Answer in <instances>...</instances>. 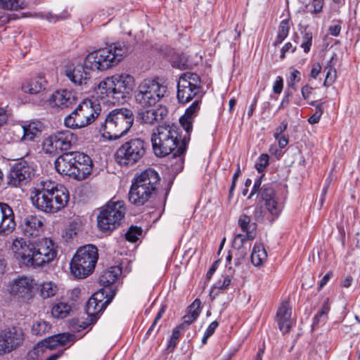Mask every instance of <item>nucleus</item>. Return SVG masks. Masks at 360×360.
<instances>
[{
    "label": "nucleus",
    "mask_w": 360,
    "mask_h": 360,
    "mask_svg": "<svg viewBox=\"0 0 360 360\" xmlns=\"http://www.w3.org/2000/svg\"><path fill=\"white\" fill-rule=\"evenodd\" d=\"M191 139L190 134L181 138L179 128L174 124L158 125L151 136L154 153L158 157H165L173 152L170 166L175 173L182 171L184 155Z\"/></svg>",
    "instance_id": "f257e3e1"
},
{
    "label": "nucleus",
    "mask_w": 360,
    "mask_h": 360,
    "mask_svg": "<svg viewBox=\"0 0 360 360\" xmlns=\"http://www.w3.org/2000/svg\"><path fill=\"white\" fill-rule=\"evenodd\" d=\"M126 53V49L120 43L111 44L105 48L89 53L85 58L84 65L68 67L66 77L75 85L86 84L90 73L86 70H105L116 65Z\"/></svg>",
    "instance_id": "f03ea898"
},
{
    "label": "nucleus",
    "mask_w": 360,
    "mask_h": 360,
    "mask_svg": "<svg viewBox=\"0 0 360 360\" xmlns=\"http://www.w3.org/2000/svg\"><path fill=\"white\" fill-rule=\"evenodd\" d=\"M30 199L37 210L56 213L67 205L69 192L64 186L53 181H41L32 191Z\"/></svg>",
    "instance_id": "7ed1b4c3"
},
{
    "label": "nucleus",
    "mask_w": 360,
    "mask_h": 360,
    "mask_svg": "<svg viewBox=\"0 0 360 360\" xmlns=\"http://www.w3.org/2000/svg\"><path fill=\"white\" fill-rule=\"evenodd\" d=\"M134 77L127 73L115 74L101 81L96 93L102 99L115 104L123 103L134 87Z\"/></svg>",
    "instance_id": "20e7f679"
},
{
    "label": "nucleus",
    "mask_w": 360,
    "mask_h": 360,
    "mask_svg": "<svg viewBox=\"0 0 360 360\" xmlns=\"http://www.w3.org/2000/svg\"><path fill=\"white\" fill-rule=\"evenodd\" d=\"M54 166L60 174L81 181L91 173L93 164L89 155L79 151H72L58 156L54 162Z\"/></svg>",
    "instance_id": "39448f33"
},
{
    "label": "nucleus",
    "mask_w": 360,
    "mask_h": 360,
    "mask_svg": "<svg viewBox=\"0 0 360 360\" xmlns=\"http://www.w3.org/2000/svg\"><path fill=\"white\" fill-rule=\"evenodd\" d=\"M134 123V115L126 108L110 111L101 123L100 131L103 136L110 141L117 140L129 131Z\"/></svg>",
    "instance_id": "423d86ee"
},
{
    "label": "nucleus",
    "mask_w": 360,
    "mask_h": 360,
    "mask_svg": "<svg viewBox=\"0 0 360 360\" xmlns=\"http://www.w3.org/2000/svg\"><path fill=\"white\" fill-rule=\"evenodd\" d=\"M159 180V174L155 170L142 172L131 186L129 200L134 205H143L155 193Z\"/></svg>",
    "instance_id": "0eeeda50"
},
{
    "label": "nucleus",
    "mask_w": 360,
    "mask_h": 360,
    "mask_svg": "<svg viewBox=\"0 0 360 360\" xmlns=\"http://www.w3.org/2000/svg\"><path fill=\"white\" fill-rule=\"evenodd\" d=\"M101 112L99 104L89 99L84 100L65 117L64 124L70 129H81L92 124Z\"/></svg>",
    "instance_id": "6e6552de"
},
{
    "label": "nucleus",
    "mask_w": 360,
    "mask_h": 360,
    "mask_svg": "<svg viewBox=\"0 0 360 360\" xmlns=\"http://www.w3.org/2000/svg\"><path fill=\"white\" fill-rule=\"evenodd\" d=\"M98 258V250L95 245L80 247L70 262L72 274L78 278L88 276L94 271Z\"/></svg>",
    "instance_id": "1a4fd4ad"
},
{
    "label": "nucleus",
    "mask_w": 360,
    "mask_h": 360,
    "mask_svg": "<svg viewBox=\"0 0 360 360\" xmlns=\"http://www.w3.org/2000/svg\"><path fill=\"white\" fill-rule=\"evenodd\" d=\"M125 211L123 201L108 202L97 217L98 229L105 233L116 229L121 224Z\"/></svg>",
    "instance_id": "9d476101"
},
{
    "label": "nucleus",
    "mask_w": 360,
    "mask_h": 360,
    "mask_svg": "<svg viewBox=\"0 0 360 360\" xmlns=\"http://www.w3.org/2000/svg\"><path fill=\"white\" fill-rule=\"evenodd\" d=\"M147 143L140 138L131 139L122 143L117 150L115 159L120 166H132L146 155Z\"/></svg>",
    "instance_id": "9b49d317"
},
{
    "label": "nucleus",
    "mask_w": 360,
    "mask_h": 360,
    "mask_svg": "<svg viewBox=\"0 0 360 360\" xmlns=\"http://www.w3.org/2000/svg\"><path fill=\"white\" fill-rule=\"evenodd\" d=\"M167 91V86L155 79H143L138 86L135 93V101L142 108L155 105Z\"/></svg>",
    "instance_id": "f8f14e48"
},
{
    "label": "nucleus",
    "mask_w": 360,
    "mask_h": 360,
    "mask_svg": "<svg viewBox=\"0 0 360 360\" xmlns=\"http://www.w3.org/2000/svg\"><path fill=\"white\" fill-rule=\"evenodd\" d=\"M200 77L193 72L183 73L177 83V98L180 103H186L196 96L200 91Z\"/></svg>",
    "instance_id": "ddd939ff"
},
{
    "label": "nucleus",
    "mask_w": 360,
    "mask_h": 360,
    "mask_svg": "<svg viewBox=\"0 0 360 360\" xmlns=\"http://www.w3.org/2000/svg\"><path fill=\"white\" fill-rule=\"evenodd\" d=\"M77 136L70 130L56 132L44 139L43 149L46 153L55 154L58 151L68 150L76 144Z\"/></svg>",
    "instance_id": "4468645a"
},
{
    "label": "nucleus",
    "mask_w": 360,
    "mask_h": 360,
    "mask_svg": "<svg viewBox=\"0 0 360 360\" xmlns=\"http://www.w3.org/2000/svg\"><path fill=\"white\" fill-rule=\"evenodd\" d=\"M34 176V168L25 160L14 164L7 174V184L17 187L27 184Z\"/></svg>",
    "instance_id": "2eb2a0df"
},
{
    "label": "nucleus",
    "mask_w": 360,
    "mask_h": 360,
    "mask_svg": "<svg viewBox=\"0 0 360 360\" xmlns=\"http://www.w3.org/2000/svg\"><path fill=\"white\" fill-rule=\"evenodd\" d=\"M259 202L264 206L272 219L277 218L280 215L283 205L273 186L270 184H264L259 192Z\"/></svg>",
    "instance_id": "dca6fc26"
},
{
    "label": "nucleus",
    "mask_w": 360,
    "mask_h": 360,
    "mask_svg": "<svg viewBox=\"0 0 360 360\" xmlns=\"http://www.w3.org/2000/svg\"><path fill=\"white\" fill-rule=\"evenodd\" d=\"M11 249L15 258L22 265L35 267L36 247L34 243L23 238H16L13 242Z\"/></svg>",
    "instance_id": "f3484780"
},
{
    "label": "nucleus",
    "mask_w": 360,
    "mask_h": 360,
    "mask_svg": "<svg viewBox=\"0 0 360 360\" xmlns=\"http://www.w3.org/2000/svg\"><path fill=\"white\" fill-rule=\"evenodd\" d=\"M21 329L8 327L1 331V354H8L16 349L23 342Z\"/></svg>",
    "instance_id": "a211bd4d"
},
{
    "label": "nucleus",
    "mask_w": 360,
    "mask_h": 360,
    "mask_svg": "<svg viewBox=\"0 0 360 360\" xmlns=\"http://www.w3.org/2000/svg\"><path fill=\"white\" fill-rule=\"evenodd\" d=\"M36 283L32 278L20 277L13 281L8 287L10 294L18 299L27 300L32 297L33 289Z\"/></svg>",
    "instance_id": "6ab92c4d"
},
{
    "label": "nucleus",
    "mask_w": 360,
    "mask_h": 360,
    "mask_svg": "<svg viewBox=\"0 0 360 360\" xmlns=\"http://www.w3.org/2000/svg\"><path fill=\"white\" fill-rule=\"evenodd\" d=\"M168 115L167 108L162 105L143 108L138 112L139 121L147 125L159 124Z\"/></svg>",
    "instance_id": "aec40b11"
},
{
    "label": "nucleus",
    "mask_w": 360,
    "mask_h": 360,
    "mask_svg": "<svg viewBox=\"0 0 360 360\" xmlns=\"http://www.w3.org/2000/svg\"><path fill=\"white\" fill-rule=\"evenodd\" d=\"M107 292L106 289L103 288L101 290L95 292L87 301L86 304V312L91 318V321H96L98 319V314L102 311L105 305L108 304L112 300L114 294L105 301H103L104 294Z\"/></svg>",
    "instance_id": "412c9836"
},
{
    "label": "nucleus",
    "mask_w": 360,
    "mask_h": 360,
    "mask_svg": "<svg viewBox=\"0 0 360 360\" xmlns=\"http://www.w3.org/2000/svg\"><path fill=\"white\" fill-rule=\"evenodd\" d=\"M20 227L25 236L38 237L44 232V218L37 214L27 215L22 220Z\"/></svg>",
    "instance_id": "4be33fe9"
},
{
    "label": "nucleus",
    "mask_w": 360,
    "mask_h": 360,
    "mask_svg": "<svg viewBox=\"0 0 360 360\" xmlns=\"http://www.w3.org/2000/svg\"><path fill=\"white\" fill-rule=\"evenodd\" d=\"M56 255L57 250L55 244L51 239L45 238L36 248L35 267L51 262Z\"/></svg>",
    "instance_id": "5701e85b"
},
{
    "label": "nucleus",
    "mask_w": 360,
    "mask_h": 360,
    "mask_svg": "<svg viewBox=\"0 0 360 360\" xmlns=\"http://www.w3.org/2000/svg\"><path fill=\"white\" fill-rule=\"evenodd\" d=\"M77 98L74 92L66 89L56 91L49 99L51 108L64 109L77 103Z\"/></svg>",
    "instance_id": "b1692460"
},
{
    "label": "nucleus",
    "mask_w": 360,
    "mask_h": 360,
    "mask_svg": "<svg viewBox=\"0 0 360 360\" xmlns=\"http://www.w3.org/2000/svg\"><path fill=\"white\" fill-rule=\"evenodd\" d=\"M290 317L291 309L289 304L287 302H284L278 308L276 314V320L279 329L284 334L288 333L292 326V320Z\"/></svg>",
    "instance_id": "393cba45"
},
{
    "label": "nucleus",
    "mask_w": 360,
    "mask_h": 360,
    "mask_svg": "<svg viewBox=\"0 0 360 360\" xmlns=\"http://www.w3.org/2000/svg\"><path fill=\"white\" fill-rule=\"evenodd\" d=\"M200 110V101L195 100L180 117L179 122L186 134H191L194 118Z\"/></svg>",
    "instance_id": "a878e982"
},
{
    "label": "nucleus",
    "mask_w": 360,
    "mask_h": 360,
    "mask_svg": "<svg viewBox=\"0 0 360 360\" xmlns=\"http://www.w3.org/2000/svg\"><path fill=\"white\" fill-rule=\"evenodd\" d=\"M16 223L12 208L1 202V233L9 234L15 229Z\"/></svg>",
    "instance_id": "bb28decb"
},
{
    "label": "nucleus",
    "mask_w": 360,
    "mask_h": 360,
    "mask_svg": "<svg viewBox=\"0 0 360 360\" xmlns=\"http://www.w3.org/2000/svg\"><path fill=\"white\" fill-rule=\"evenodd\" d=\"M46 81L43 77H36L34 78L25 79L20 89L22 92L29 94H37L45 90Z\"/></svg>",
    "instance_id": "cd10ccee"
},
{
    "label": "nucleus",
    "mask_w": 360,
    "mask_h": 360,
    "mask_svg": "<svg viewBox=\"0 0 360 360\" xmlns=\"http://www.w3.org/2000/svg\"><path fill=\"white\" fill-rule=\"evenodd\" d=\"M121 274L122 268L120 266H111L101 274L99 282L101 285L108 287L115 283Z\"/></svg>",
    "instance_id": "c85d7f7f"
},
{
    "label": "nucleus",
    "mask_w": 360,
    "mask_h": 360,
    "mask_svg": "<svg viewBox=\"0 0 360 360\" xmlns=\"http://www.w3.org/2000/svg\"><path fill=\"white\" fill-rule=\"evenodd\" d=\"M201 302L200 300L196 299L188 307V313L183 317V322L180 325H183V329L184 326L191 324L199 316L201 312L200 308Z\"/></svg>",
    "instance_id": "c756f323"
},
{
    "label": "nucleus",
    "mask_w": 360,
    "mask_h": 360,
    "mask_svg": "<svg viewBox=\"0 0 360 360\" xmlns=\"http://www.w3.org/2000/svg\"><path fill=\"white\" fill-rule=\"evenodd\" d=\"M4 139L7 142H17L22 140L23 127L20 124H13L10 127H4Z\"/></svg>",
    "instance_id": "7c9ffc66"
},
{
    "label": "nucleus",
    "mask_w": 360,
    "mask_h": 360,
    "mask_svg": "<svg viewBox=\"0 0 360 360\" xmlns=\"http://www.w3.org/2000/svg\"><path fill=\"white\" fill-rule=\"evenodd\" d=\"M238 224L243 232L247 233V238L248 240H252L255 236V230L256 224L251 223L250 217L246 214H241L238 219Z\"/></svg>",
    "instance_id": "2f4dec72"
},
{
    "label": "nucleus",
    "mask_w": 360,
    "mask_h": 360,
    "mask_svg": "<svg viewBox=\"0 0 360 360\" xmlns=\"http://www.w3.org/2000/svg\"><path fill=\"white\" fill-rule=\"evenodd\" d=\"M250 257L254 266H259L262 265L267 259V253L264 245L261 243H255Z\"/></svg>",
    "instance_id": "473e14b6"
},
{
    "label": "nucleus",
    "mask_w": 360,
    "mask_h": 360,
    "mask_svg": "<svg viewBox=\"0 0 360 360\" xmlns=\"http://www.w3.org/2000/svg\"><path fill=\"white\" fill-rule=\"evenodd\" d=\"M23 127L22 140L33 141L41 133V124L40 122H31L22 125Z\"/></svg>",
    "instance_id": "72a5a7b5"
},
{
    "label": "nucleus",
    "mask_w": 360,
    "mask_h": 360,
    "mask_svg": "<svg viewBox=\"0 0 360 360\" xmlns=\"http://www.w3.org/2000/svg\"><path fill=\"white\" fill-rule=\"evenodd\" d=\"M39 295L43 299H48L55 296L58 290L57 285L52 281H45L38 287Z\"/></svg>",
    "instance_id": "f704fd0d"
},
{
    "label": "nucleus",
    "mask_w": 360,
    "mask_h": 360,
    "mask_svg": "<svg viewBox=\"0 0 360 360\" xmlns=\"http://www.w3.org/2000/svg\"><path fill=\"white\" fill-rule=\"evenodd\" d=\"M71 306L64 302H59L53 305L51 315L56 319H64L70 314Z\"/></svg>",
    "instance_id": "c9c22d12"
},
{
    "label": "nucleus",
    "mask_w": 360,
    "mask_h": 360,
    "mask_svg": "<svg viewBox=\"0 0 360 360\" xmlns=\"http://www.w3.org/2000/svg\"><path fill=\"white\" fill-rule=\"evenodd\" d=\"M51 328L49 322L40 320L35 321L32 327V332L36 335H44L48 333Z\"/></svg>",
    "instance_id": "e433bc0d"
},
{
    "label": "nucleus",
    "mask_w": 360,
    "mask_h": 360,
    "mask_svg": "<svg viewBox=\"0 0 360 360\" xmlns=\"http://www.w3.org/2000/svg\"><path fill=\"white\" fill-rule=\"evenodd\" d=\"M289 30V20H282L278 27V32L274 44L275 46H277L278 44L282 43V41L288 37Z\"/></svg>",
    "instance_id": "4c0bfd02"
},
{
    "label": "nucleus",
    "mask_w": 360,
    "mask_h": 360,
    "mask_svg": "<svg viewBox=\"0 0 360 360\" xmlns=\"http://www.w3.org/2000/svg\"><path fill=\"white\" fill-rule=\"evenodd\" d=\"M181 330H183V325H179L173 329L172 334L167 344V349L169 352H172L176 347Z\"/></svg>",
    "instance_id": "58836bf2"
},
{
    "label": "nucleus",
    "mask_w": 360,
    "mask_h": 360,
    "mask_svg": "<svg viewBox=\"0 0 360 360\" xmlns=\"http://www.w3.org/2000/svg\"><path fill=\"white\" fill-rule=\"evenodd\" d=\"M326 69L327 70V72L323 86L328 87L332 85L336 80L337 73L335 69L330 64H328Z\"/></svg>",
    "instance_id": "ea45409f"
},
{
    "label": "nucleus",
    "mask_w": 360,
    "mask_h": 360,
    "mask_svg": "<svg viewBox=\"0 0 360 360\" xmlns=\"http://www.w3.org/2000/svg\"><path fill=\"white\" fill-rule=\"evenodd\" d=\"M44 345L41 341L38 342L30 351L27 353V358L29 360H37L39 357L44 352Z\"/></svg>",
    "instance_id": "a19ab883"
},
{
    "label": "nucleus",
    "mask_w": 360,
    "mask_h": 360,
    "mask_svg": "<svg viewBox=\"0 0 360 360\" xmlns=\"http://www.w3.org/2000/svg\"><path fill=\"white\" fill-rule=\"evenodd\" d=\"M24 6V3L20 0H1V8L7 10H18Z\"/></svg>",
    "instance_id": "79ce46f5"
},
{
    "label": "nucleus",
    "mask_w": 360,
    "mask_h": 360,
    "mask_svg": "<svg viewBox=\"0 0 360 360\" xmlns=\"http://www.w3.org/2000/svg\"><path fill=\"white\" fill-rule=\"evenodd\" d=\"M56 342L58 346H66L68 344L72 345L75 341V335L70 333H60L56 335Z\"/></svg>",
    "instance_id": "37998d69"
},
{
    "label": "nucleus",
    "mask_w": 360,
    "mask_h": 360,
    "mask_svg": "<svg viewBox=\"0 0 360 360\" xmlns=\"http://www.w3.org/2000/svg\"><path fill=\"white\" fill-rule=\"evenodd\" d=\"M142 230L140 227L131 226L125 234L126 239L131 243L136 242L141 234Z\"/></svg>",
    "instance_id": "c03bdc74"
},
{
    "label": "nucleus",
    "mask_w": 360,
    "mask_h": 360,
    "mask_svg": "<svg viewBox=\"0 0 360 360\" xmlns=\"http://www.w3.org/2000/svg\"><path fill=\"white\" fill-rule=\"evenodd\" d=\"M312 33L311 32L304 31L302 36L301 47L303 49L304 53H308L310 51L312 44Z\"/></svg>",
    "instance_id": "a18cd8bd"
},
{
    "label": "nucleus",
    "mask_w": 360,
    "mask_h": 360,
    "mask_svg": "<svg viewBox=\"0 0 360 360\" xmlns=\"http://www.w3.org/2000/svg\"><path fill=\"white\" fill-rule=\"evenodd\" d=\"M269 162V156L263 153L259 155L257 162H255V168L259 172H262L268 166Z\"/></svg>",
    "instance_id": "49530a36"
},
{
    "label": "nucleus",
    "mask_w": 360,
    "mask_h": 360,
    "mask_svg": "<svg viewBox=\"0 0 360 360\" xmlns=\"http://www.w3.org/2000/svg\"><path fill=\"white\" fill-rule=\"evenodd\" d=\"M301 79V74L300 72L297 70H292V71L290 72L289 81H288V85L295 89V84L299 82Z\"/></svg>",
    "instance_id": "de8ad7c7"
},
{
    "label": "nucleus",
    "mask_w": 360,
    "mask_h": 360,
    "mask_svg": "<svg viewBox=\"0 0 360 360\" xmlns=\"http://www.w3.org/2000/svg\"><path fill=\"white\" fill-rule=\"evenodd\" d=\"M324 4V0H312L311 3L309 5L311 9L309 12L312 14H317L322 11Z\"/></svg>",
    "instance_id": "09e8293b"
},
{
    "label": "nucleus",
    "mask_w": 360,
    "mask_h": 360,
    "mask_svg": "<svg viewBox=\"0 0 360 360\" xmlns=\"http://www.w3.org/2000/svg\"><path fill=\"white\" fill-rule=\"evenodd\" d=\"M341 24L340 20H333L328 27L329 34L333 37H338L341 31Z\"/></svg>",
    "instance_id": "8fccbe9b"
},
{
    "label": "nucleus",
    "mask_w": 360,
    "mask_h": 360,
    "mask_svg": "<svg viewBox=\"0 0 360 360\" xmlns=\"http://www.w3.org/2000/svg\"><path fill=\"white\" fill-rule=\"evenodd\" d=\"M56 340L57 338H56L55 335L44 339L41 342H43L45 348L51 349L58 346V343Z\"/></svg>",
    "instance_id": "3c124183"
},
{
    "label": "nucleus",
    "mask_w": 360,
    "mask_h": 360,
    "mask_svg": "<svg viewBox=\"0 0 360 360\" xmlns=\"http://www.w3.org/2000/svg\"><path fill=\"white\" fill-rule=\"evenodd\" d=\"M247 240H248L247 238V234L246 235H243V234H240V233L238 234L233 240L234 248H238V249L241 248L244 245V244Z\"/></svg>",
    "instance_id": "603ef678"
},
{
    "label": "nucleus",
    "mask_w": 360,
    "mask_h": 360,
    "mask_svg": "<svg viewBox=\"0 0 360 360\" xmlns=\"http://www.w3.org/2000/svg\"><path fill=\"white\" fill-rule=\"evenodd\" d=\"M326 320V318L324 316H319V313H317L313 319V323L311 325L312 329L315 330L320 325L324 324Z\"/></svg>",
    "instance_id": "864d4df0"
},
{
    "label": "nucleus",
    "mask_w": 360,
    "mask_h": 360,
    "mask_svg": "<svg viewBox=\"0 0 360 360\" xmlns=\"http://www.w3.org/2000/svg\"><path fill=\"white\" fill-rule=\"evenodd\" d=\"M35 16L39 17V18H45L49 22H51V23H55V22H56L57 21H58L60 19V18L59 16L53 15L51 13H45L44 15V14H41V13L40 14H36Z\"/></svg>",
    "instance_id": "5fc2aeb1"
},
{
    "label": "nucleus",
    "mask_w": 360,
    "mask_h": 360,
    "mask_svg": "<svg viewBox=\"0 0 360 360\" xmlns=\"http://www.w3.org/2000/svg\"><path fill=\"white\" fill-rule=\"evenodd\" d=\"M283 87V81L281 77L278 76L273 86V91L275 94H281Z\"/></svg>",
    "instance_id": "6e6d98bb"
},
{
    "label": "nucleus",
    "mask_w": 360,
    "mask_h": 360,
    "mask_svg": "<svg viewBox=\"0 0 360 360\" xmlns=\"http://www.w3.org/2000/svg\"><path fill=\"white\" fill-rule=\"evenodd\" d=\"M172 66L180 70H185L188 68L187 63L183 58H179L173 60Z\"/></svg>",
    "instance_id": "4d7b16f0"
},
{
    "label": "nucleus",
    "mask_w": 360,
    "mask_h": 360,
    "mask_svg": "<svg viewBox=\"0 0 360 360\" xmlns=\"http://www.w3.org/2000/svg\"><path fill=\"white\" fill-rule=\"evenodd\" d=\"M287 127L288 122L286 121H283L281 124L276 127L274 134V138L278 139L279 136H281V134L286 130Z\"/></svg>",
    "instance_id": "13d9d810"
},
{
    "label": "nucleus",
    "mask_w": 360,
    "mask_h": 360,
    "mask_svg": "<svg viewBox=\"0 0 360 360\" xmlns=\"http://www.w3.org/2000/svg\"><path fill=\"white\" fill-rule=\"evenodd\" d=\"M329 311L330 307L328 304V299H326L318 313H319V316H324L325 318L328 319V313Z\"/></svg>",
    "instance_id": "bf43d9fd"
},
{
    "label": "nucleus",
    "mask_w": 360,
    "mask_h": 360,
    "mask_svg": "<svg viewBox=\"0 0 360 360\" xmlns=\"http://www.w3.org/2000/svg\"><path fill=\"white\" fill-rule=\"evenodd\" d=\"M261 184H262V176L258 178L255 181L248 198H251L252 197V195L257 193H259V192L260 191V190L262 188Z\"/></svg>",
    "instance_id": "052dcab7"
},
{
    "label": "nucleus",
    "mask_w": 360,
    "mask_h": 360,
    "mask_svg": "<svg viewBox=\"0 0 360 360\" xmlns=\"http://www.w3.org/2000/svg\"><path fill=\"white\" fill-rule=\"evenodd\" d=\"M321 65H320V63H316L313 64L311 71H310V77L314 79H316L317 77V76L319 75V74L321 72Z\"/></svg>",
    "instance_id": "680f3d73"
},
{
    "label": "nucleus",
    "mask_w": 360,
    "mask_h": 360,
    "mask_svg": "<svg viewBox=\"0 0 360 360\" xmlns=\"http://www.w3.org/2000/svg\"><path fill=\"white\" fill-rule=\"evenodd\" d=\"M313 88L309 84L303 86L301 89V94L304 100H307L309 98L312 92Z\"/></svg>",
    "instance_id": "e2e57ef3"
},
{
    "label": "nucleus",
    "mask_w": 360,
    "mask_h": 360,
    "mask_svg": "<svg viewBox=\"0 0 360 360\" xmlns=\"http://www.w3.org/2000/svg\"><path fill=\"white\" fill-rule=\"evenodd\" d=\"M296 49L295 47H293L292 44L290 42L286 43L284 46L282 48L281 51V58H285V55L288 52H293Z\"/></svg>",
    "instance_id": "0e129e2a"
},
{
    "label": "nucleus",
    "mask_w": 360,
    "mask_h": 360,
    "mask_svg": "<svg viewBox=\"0 0 360 360\" xmlns=\"http://www.w3.org/2000/svg\"><path fill=\"white\" fill-rule=\"evenodd\" d=\"M218 326L219 323L217 321H212L206 329L205 333L209 336H212Z\"/></svg>",
    "instance_id": "69168bd1"
},
{
    "label": "nucleus",
    "mask_w": 360,
    "mask_h": 360,
    "mask_svg": "<svg viewBox=\"0 0 360 360\" xmlns=\"http://www.w3.org/2000/svg\"><path fill=\"white\" fill-rule=\"evenodd\" d=\"M231 278L229 276H226L222 283H221V281H219L217 283V288L220 290L226 289L229 285L231 284Z\"/></svg>",
    "instance_id": "338daca9"
},
{
    "label": "nucleus",
    "mask_w": 360,
    "mask_h": 360,
    "mask_svg": "<svg viewBox=\"0 0 360 360\" xmlns=\"http://www.w3.org/2000/svg\"><path fill=\"white\" fill-rule=\"evenodd\" d=\"M278 146L281 149L284 148L288 143V139L285 136H279L278 139Z\"/></svg>",
    "instance_id": "774afa93"
}]
</instances>
